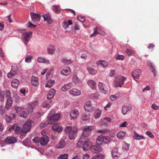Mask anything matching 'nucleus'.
I'll list each match as a JSON object with an SVG mask.
<instances>
[{"label":"nucleus","mask_w":159,"mask_h":159,"mask_svg":"<svg viewBox=\"0 0 159 159\" xmlns=\"http://www.w3.org/2000/svg\"><path fill=\"white\" fill-rule=\"evenodd\" d=\"M97 145H92L90 149L93 152L97 153L101 152L102 150L101 147L99 145L103 144L105 145L108 144L110 142V140H96L95 141Z\"/></svg>","instance_id":"obj_1"},{"label":"nucleus","mask_w":159,"mask_h":159,"mask_svg":"<svg viewBox=\"0 0 159 159\" xmlns=\"http://www.w3.org/2000/svg\"><path fill=\"white\" fill-rule=\"evenodd\" d=\"M78 129L76 126H67L65 128V131L68 134L69 139H75L77 134Z\"/></svg>","instance_id":"obj_2"},{"label":"nucleus","mask_w":159,"mask_h":159,"mask_svg":"<svg viewBox=\"0 0 159 159\" xmlns=\"http://www.w3.org/2000/svg\"><path fill=\"white\" fill-rule=\"evenodd\" d=\"M32 121L31 120H28L24 124L22 128V131L21 135L24 136L26 133L29 131L31 127Z\"/></svg>","instance_id":"obj_3"},{"label":"nucleus","mask_w":159,"mask_h":159,"mask_svg":"<svg viewBox=\"0 0 159 159\" xmlns=\"http://www.w3.org/2000/svg\"><path fill=\"white\" fill-rule=\"evenodd\" d=\"M25 30V29H22L21 30V32L22 33V38L23 39L24 43L26 46L27 43L29 42L31 38L32 34V32L28 31L25 32H22V31Z\"/></svg>","instance_id":"obj_4"},{"label":"nucleus","mask_w":159,"mask_h":159,"mask_svg":"<svg viewBox=\"0 0 159 159\" xmlns=\"http://www.w3.org/2000/svg\"><path fill=\"white\" fill-rule=\"evenodd\" d=\"M126 79L122 76H119L116 77L113 82V84L115 87H121L124 84V81Z\"/></svg>","instance_id":"obj_5"},{"label":"nucleus","mask_w":159,"mask_h":159,"mask_svg":"<svg viewBox=\"0 0 159 159\" xmlns=\"http://www.w3.org/2000/svg\"><path fill=\"white\" fill-rule=\"evenodd\" d=\"M94 129L93 126H85L83 127V136L84 137H88L90 134V131Z\"/></svg>","instance_id":"obj_6"},{"label":"nucleus","mask_w":159,"mask_h":159,"mask_svg":"<svg viewBox=\"0 0 159 159\" xmlns=\"http://www.w3.org/2000/svg\"><path fill=\"white\" fill-rule=\"evenodd\" d=\"M61 116L60 114H57L51 116H48V123L50 125L53 124L56 121L58 120Z\"/></svg>","instance_id":"obj_7"},{"label":"nucleus","mask_w":159,"mask_h":159,"mask_svg":"<svg viewBox=\"0 0 159 159\" xmlns=\"http://www.w3.org/2000/svg\"><path fill=\"white\" fill-rule=\"evenodd\" d=\"M98 87L100 91L102 93L106 94L108 92V86H107L102 82L98 83Z\"/></svg>","instance_id":"obj_8"},{"label":"nucleus","mask_w":159,"mask_h":159,"mask_svg":"<svg viewBox=\"0 0 159 159\" xmlns=\"http://www.w3.org/2000/svg\"><path fill=\"white\" fill-rule=\"evenodd\" d=\"M8 130L10 132L14 130L15 133L16 134H19L20 133L21 134L22 132L21 127L17 126L16 124L13 125L11 128H9Z\"/></svg>","instance_id":"obj_9"},{"label":"nucleus","mask_w":159,"mask_h":159,"mask_svg":"<svg viewBox=\"0 0 159 159\" xmlns=\"http://www.w3.org/2000/svg\"><path fill=\"white\" fill-rule=\"evenodd\" d=\"M31 17L34 23H38L39 21L41 16L40 15L32 12L30 13Z\"/></svg>","instance_id":"obj_10"},{"label":"nucleus","mask_w":159,"mask_h":159,"mask_svg":"<svg viewBox=\"0 0 159 159\" xmlns=\"http://www.w3.org/2000/svg\"><path fill=\"white\" fill-rule=\"evenodd\" d=\"M84 108L85 110L87 111L92 112L94 110V108L90 101H88L85 103Z\"/></svg>","instance_id":"obj_11"},{"label":"nucleus","mask_w":159,"mask_h":159,"mask_svg":"<svg viewBox=\"0 0 159 159\" xmlns=\"http://www.w3.org/2000/svg\"><path fill=\"white\" fill-rule=\"evenodd\" d=\"M44 19V21H47L48 23L50 24L53 22L51 18V15L49 13L45 14L42 16Z\"/></svg>","instance_id":"obj_12"},{"label":"nucleus","mask_w":159,"mask_h":159,"mask_svg":"<svg viewBox=\"0 0 159 159\" xmlns=\"http://www.w3.org/2000/svg\"><path fill=\"white\" fill-rule=\"evenodd\" d=\"M93 143H91L89 140L87 141L84 140V145L83 147V149L84 151H87L89 149H90L91 148Z\"/></svg>","instance_id":"obj_13"},{"label":"nucleus","mask_w":159,"mask_h":159,"mask_svg":"<svg viewBox=\"0 0 159 159\" xmlns=\"http://www.w3.org/2000/svg\"><path fill=\"white\" fill-rule=\"evenodd\" d=\"M79 114V112L78 110L75 109L72 110L70 114L71 120H75L78 116Z\"/></svg>","instance_id":"obj_14"},{"label":"nucleus","mask_w":159,"mask_h":159,"mask_svg":"<svg viewBox=\"0 0 159 159\" xmlns=\"http://www.w3.org/2000/svg\"><path fill=\"white\" fill-rule=\"evenodd\" d=\"M72 81L76 85H79L82 82V80L76 75H74L72 77Z\"/></svg>","instance_id":"obj_15"},{"label":"nucleus","mask_w":159,"mask_h":159,"mask_svg":"<svg viewBox=\"0 0 159 159\" xmlns=\"http://www.w3.org/2000/svg\"><path fill=\"white\" fill-rule=\"evenodd\" d=\"M18 70L17 67H12L10 72L7 74V77L8 78H11L13 76L16 74L17 73Z\"/></svg>","instance_id":"obj_16"},{"label":"nucleus","mask_w":159,"mask_h":159,"mask_svg":"<svg viewBox=\"0 0 159 159\" xmlns=\"http://www.w3.org/2000/svg\"><path fill=\"white\" fill-rule=\"evenodd\" d=\"M52 128L53 130L55 131L58 133L60 132L63 129L62 127L60 126L59 124L58 123H56L53 125Z\"/></svg>","instance_id":"obj_17"},{"label":"nucleus","mask_w":159,"mask_h":159,"mask_svg":"<svg viewBox=\"0 0 159 159\" xmlns=\"http://www.w3.org/2000/svg\"><path fill=\"white\" fill-rule=\"evenodd\" d=\"M74 84L72 82H70L65 84L61 88L62 90L63 91L68 90L70 88L73 87Z\"/></svg>","instance_id":"obj_18"},{"label":"nucleus","mask_w":159,"mask_h":159,"mask_svg":"<svg viewBox=\"0 0 159 159\" xmlns=\"http://www.w3.org/2000/svg\"><path fill=\"white\" fill-rule=\"evenodd\" d=\"M141 73V70L140 69H137L132 72V75L134 79H138Z\"/></svg>","instance_id":"obj_19"},{"label":"nucleus","mask_w":159,"mask_h":159,"mask_svg":"<svg viewBox=\"0 0 159 159\" xmlns=\"http://www.w3.org/2000/svg\"><path fill=\"white\" fill-rule=\"evenodd\" d=\"M61 73L64 75H68L71 73V70L69 67L65 68L61 71Z\"/></svg>","instance_id":"obj_20"},{"label":"nucleus","mask_w":159,"mask_h":159,"mask_svg":"<svg viewBox=\"0 0 159 159\" xmlns=\"http://www.w3.org/2000/svg\"><path fill=\"white\" fill-rule=\"evenodd\" d=\"M131 108V107L130 104H127L124 106L122 107V114L124 115H125L127 111L130 110Z\"/></svg>","instance_id":"obj_21"},{"label":"nucleus","mask_w":159,"mask_h":159,"mask_svg":"<svg viewBox=\"0 0 159 159\" xmlns=\"http://www.w3.org/2000/svg\"><path fill=\"white\" fill-rule=\"evenodd\" d=\"M96 64L97 65L103 68L106 67L108 65V62L105 61L99 60L97 61Z\"/></svg>","instance_id":"obj_22"},{"label":"nucleus","mask_w":159,"mask_h":159,"mask_svg":"<svg viewBox=\"0 0 159 159\" xmlns=\"http://www.w3.org/2000/svg\"><path fill=\"white\" fill-rule=\"evenodd\" d=\"M56 93V90L53 89H50L49 91L48 95V99L51 100L52 98Z\"/></svg>","instance_id":"obj_23"},{"label":"nucleus","mask_w":159,"mask_h":159,"mask_svg":"<svg viewBox=\"0 0 159 159\" xmlns=\"http://www.w3.org/2000/svg\"><path fill=\"white\" fill-rule=\"evenodd\" d=\"M31 83L32 85L35 87H37L39 85V81L38 77L33 76L31 78Z\"/></svg>","instance_id":"obj_24"},{"label":"nucleus","mask_w":159,"mask_h":159,"mask_svg":"<svg viewBox=\"0 0 159 159\" xmlns=\"http://www.w3.org/2000/svg\"><path fill=\"white\" fill-rule=\"evenodd\" d=\"M70 94L74 96L79 95L81 93L80 91L75 89H73L69 91Z\"/></svg>","instance_id":"obj_25"},{"label":"nucleus","mask_w":159,"mask_h":159,"mask_svg":"<svg viewBox=\"0 0 159 159\" xmlns=\"http://www.w3.org/2000/svg\"><path fill=\"white\" fill-rule=\"evenodd\" d=\"M87 84L91 89H95L96 86V83L94 80H89L87 82Z\"/></svg>","instance_id":"obj_26"},{"label":"nucleus","mask_w":159,"mask_h":159,"mask_svg":"<svg viewBox=\"0 0 159 159\" xmlns=\"http://www.w3.org/2000/svg\"><path fill=\"white\" fill-rule=\"evenodd\" d=\"M33 142L35 143L40 142V144L43 146L47 144L49 142V140H32Z\"/></svg>","instance_id":"obj_27"},{"label":"nucleus","mask_w":159,"mask_h":159,"mask_svg":"<svg viewBox=\"0 0 159 159\" xmlns=\"http://www.w3.org/2000/svg\"><path fill=\"white\" fill-rule=\"evenodd\" d=\"M37 61L39 63H43L46 64H48L50 63L48 59L41 57H38Z\"/></svg>","instance_id":"obj_28"},{"label":"nucleus","mask_w":159,"mask_h":159,"mask_svg":"<svg viewBox=\"0 0 159 159\" xmlns=\"http://www.w3.org/2000/svg\"><path fill=\"white\" fill-rule=\"evenodd\" d=\"M52 105V101L51 100H48L44 102L43 104V108H46L49 109L50 108Z\"/></svg>","instance_id":"obj_29"},{"label":"nucleus","mask_w":159,"mask_h":159,"mask_svg":"<svg viewBox=\"0 0 159 159\" xmlns=\"http://www.w3.org/2000/svg\"><path fill=\"white\" fill-rule=\"evenodd\" d=\"M66 143L64 140H60L59 143L56 145V147L58 148H64Z\"/></svg>","instance_id":"obj_30"},{"label":"nucleus","mask_w":159,"mask_h":159,"mask_svg":"<svg viewBox=\"0 0 159 159\" xmlns=\"http://www.w3.org/2000/svg\"><path fill=\"white\" fill-rule=\"evenodd\" d=\"M20 84L19 80L16 79L13 80L12 81L11 84L12 87L16 88Z\"/></svg>","instance_id":"obj_31"},{"label":"nucleus","mask_w":159,"mask_h":159,"mask_svg":"<svg viewBox=\"0 0 159 159\" xmlns=\"http://www.w3.org/2000/svg\"><path fill=\"white\" fill-rule=\"evenodd\" d=\"M54 83V80H50L47 82L45 84V87L48 88H51L53 86Z\"/></svg>","instance_id":"obj_32"},{"label":"nucleus","mask_w":159,"mask_h":159,"mask_svg":"<svg viewBox=\"0 0 159 159\" xmlns=\"http://www.w3.org/2000/svg\"><path fill=\"white\" fill-rule=\"evenodd\" d=\"M111 155L113 157H117L119 155V153L116 148H113L111 152Z\"/></svg>","instance_id":"obj_33"},{"label":"nucleus","mask_w":159,"mask_h":159,"mask_svg":"<svg viewBox=\"0 0 159 159\" xmlns=\"http://www.w3.org/2000/svg\"><path fill=\"white\" fill-rule=\"evenodd\" d=\"M125 134L126 133L125 132L120 131L117 134V136L118 139H122L125 137Z\"/></svg>","instance_id":"obj_34"},{"label":"nucleus","mask_w":159,"mask_h":159,"mask_svg":"<svg viewBox=\"0 0 159 159\" xmlns=\"http://www.w3.org/2000/svg\"><path fill=\"white\" fill-rule=\"evenodd\" d=\"M52 9L55 13H58L59 12L61 8L59 6L54 5L52 7Z\"/></svg>","instance_id":"obj_35"},{"label":"nucleus","mask_w":159,"mask_h":159,"mask_svg":"<svg viewBox=\"0 0 159 159\" xmlns=\"http://www.w3.org/2000/svg\"><path fill=\"white\" fill-rule=\"evenodd\" d=\"M89 114L87 113L86 112L84 113L81 116L82 119L84 121L87 120L89 119Z\"/></svg>","instance_id":"obj_36"},{"label":"nucleus","mask_w":159,"mask_h":159,"mask_svg":"<svg viewBox=\"0 0 159 159\" xmlns=\"http://www.w3.org/2000/svg\"><path fill=\"white\" fill-rule=\"evenodd\" d=\"M55 50L54 47L52 45H50L48 47L47 50L49 54H52Z\"/></svg>","instance_id":"obj_37"},{"label":"nucleus","mask_w":159,"mask_h":159,"mask_svg":"<svg viewBox=\"0 0 159 159\" xmlns=\"http://www.w3.org/2000/svg\"><path fill=\"white\" fill-rule=\"evenodd\" d=\"M101 111L99 109H97L94 112V116L96 119L99 118L101 116Z\"/></svg>","instance_id":"obj_38"},{"label":"nucleus","mask_w":159,"mask_h":159,"mask_svg":"<svg viewBox=\"0 0 159 159\" xmlns=\"http://www.w3.org/2000/svg\"><path fill=\"white\" fill-rule=\"evenodd\" d=\"M147 64L148 66L150 67V69L153 73L154 76H155V70L154 69L153 66L152 65V63L151 61H147Z\"/></svg>","instance_id":"obj_39"},{"label":"nucleus","mask_w":159,"mask_h":159,"mask_svg":"<svg viewBox=\"0 0 159 159\" xmlns=\"http://www.w3.org/2000/svg\"><path fill=\"white\" fill-rule=\"evenodd\" d=\"M104 156L102 154H97L92 157V159H103Z\"/></svg>","instance_id":"obj_40"},{"label":"nucleus","mask_w":159,"mask_h":159,"mask_svg":"<svg viewBox=\"0 0 159 159\" xmlns=\"http://www.w3.org/2000/svg\"><path fill=\"white\" fill-rule=\"evenodd\" d=\"M120 96L118 94L111 95L110 97V99L111 101H114L119 98Z\"/></svg>","instance_id":"obj_41"},{"label":"nucleus","mask_w":159,"mask_h":159,"mask_svg":"<svg viewBox=\"0 0 159 159\" xmlns=\"http://www.w3.org/2000/svg\"><path fill=\"white\" fill-rule=\"evenodd\" d=\"M133 134L135 138H138L140 139H144V137L143 136L139 135L135 131H134Z\"/></svg>","instance_id":"obj_42"},{"label":"nucleus","mask_w":159,"mask_h":159,"mask_svg":"<svg viewBox=\"0 0 159 159\" xmlns=\"http://www.w3.org/2000/svg\"><path fill=\"white\" fill-rule=\"evenodd\" d=\"M46 131L45 130H43L41 132V134L43 135V136L41 137L40 138H39L38 139H49L48 137L45 134Z\"/></svg>","instance_id":"obj_43"},{"label":"nucleus","mask_w":159,"mask_h":159,"mask_svg":"<svg viewBox=\"0 0 159 159\" xmlns=\"http://www.w3.org/2000/svg\"><path fill=\"white\" fill-rule=\"evenodd\" d=\"M61 61L65 64H70L72 62V61L70 59L67 60L64 58H63L61 60Z\"/></svg>","instance_id":"obj_44"},{"label":"nucleus","mask_w":159,"mask_h":159,"mask_svg":"<svg viewBox=\"0 0 159 159\" xmlns=\"http://www.w3.org/2000/svg\"><path fill=\"white\" fill-rule=\"evenodd\" d=\"M129 145L125 142H124L123 144V147L122 149L124 151H127L129 148Z\"/></svg>","instance_id":"obj_45"},{"label":"nucleus","mask_w":159,"mask_h":159,"mask_svg":"<svg viewBox=\"0 0 159 159\" xmlns=\"http://www.w3.org/2000/svg\"><path fill=\"white\" fill-rule=\"evenodd\" d=\"M32 58V56L31 55H28L25 58V61L28 63H30L31 61V59Z\"/></svg>","instance_id":"obj_46"},{"label":"nucleus","mask_w":159,"mask_h":159,"mask_svg":"<svg viewBox=\"0 0 159 159\" xmlns=\"http://www.w3.org/2000/svg\"><path fill=\"white\" fill-rule=\"evenodd\" d=\"M5 140L6 144H12L17 142L16 140Z\"/></svg>","instance_id":"obj_47"},{"label":"nucleus","mask_w":159,"mask_h":159,"mask_svg":"<svg viewBox=\"0 0 159 159\" xmlns=\"http://www.w3.org/2000/svg\"><path fill=\"white\" fill-rule=\"evenodd\" d=\"M68 155L67 154H61L58 158V159H67Z\"/></svg>","instance_id":"obj_48"},{"label":"nucleus","mask_w":159,"mask_h":159,"mask_svg":"<svg viewBox=\"0 0 159 159\" xmlns=\"http://www.w3.org/2000/svg\"><path fill=\"white\" fill-rule=\"evenodd\" d=\"M27 113L24 111H21L19 114V116L23 118H26L27 116Z\"/></svg>","instance_id":"obj_49"},{"label":"nucleus","mask_w":159,"mask_h":159,"mask_svg":"<svg viewBox=\"0 0 159 159\" xmlns=\"http://www.w3.org/2000/svg\"><path fill=\"white\" fill-rule=\"evenodd\" d=\"M84 141L83 140H79L77 143V146L78 147H82L84 145Z\"/></svg>","instance_id":"obj_50"},{"label":"nucleus","mask_w":159,"mask_h":159,"mask_svg":"<svg viewBox=\"0 0 159 159\" xmlns=\"http://www.w3.org/2000/svg\"><path fill=\"white\" fill-rule=\"evenodd\" d=\"M89 73L91 74H94L96 73V71L92 68L89 67L88 68Z\"/></svg>","instance_id":"obj_51"},{"label":"nucleus","mask_w":159,"mask_h":159,"mask_svg":"<svg viewBox=\"0 0 159 159\" xmlns=\"http://www.w3.org/2000/svg\"><path fill=\"white\" fill-rule=\"evenodd\" d=\"M116 58L117 60H123L124 58V57L122 55H120L118 54L116 55Z\"/></svg>","instance_id":"obj_52"},{"label":"nucleus","mask_w":159,"mask_h":159,"mask_svg":"<svg viewBox=\"0 0 159 159\" xmlns=\"http://www.w3.org/2000/svg\"><path fill=\"white\" fill-rule=\"evenodd\" d=\"M77 19L81 22H83L85 21V18L83 16H77Z\"/></svg>","instance_id":"obj_53"},{"label":"nucleus","mask_w":159,"mask_h":159,"mask_svg":"<svg viewBox=\"0 0 159 159\" xmlns=\"http://www.w3.org/2000/svg\"><path fill=\"white\" fill-rule=\"evenodd\" d=\"M126 53L129 55H130L134 53V51L130 49H127L126 50Z\"/></svg>","instance_id":"obj_54"},{"label":"nucleus","mask_w":159,"mask_h":159,"mask_svg":"<svg viewBox=\"0 0 159 159\" xmlns=\"http://www.w3.org/2000/svg\"><path fill=\"white\" fill-rule=\"evenodd\" d=\"M13 97L15 101L16 102H18L19 101V97L16 94H14Z\"/></svg>","instance_id":"obj_55"},{"label":"nucleus","mask_w":159,"mask_h":159,"mask_svg":"<svg viewBox=\"0 0 159 159\" xmlns=\"http://www.w3.org/2000/svg\"><path fill=\"white\" fill-rule=\"evenodd\" d=\"M146 134L150 138L152 139L154 138V136L153 135L150 131H147L146 132Z\"/></svg>","instance_id":"obj_56"},{"label":"nucleus","mask_w":159,"mask_h":159,"mask_svg":"<svg viewBox=\"0 0 159 159\" xmlns=\"http://www.w3.org/2000/svg\"><path fill=\"white\" fill-rule=\"evenodd\" d=\"M24 109V107H16L15 108V110L17 112L20 111Z\"/></svg>","instance_id":"obj_57"},{"label":"nucleus","mask_w":159,"mask_h":159,"mask_svg":"<svg viewBox=\"0 0 159 159\" xmlns=\"http://www.w3.org/2000/svg\"><path fill=\"white\" fill-rule=\"evenodd\" d=\"M98 33L97 30V27H95L94 29V31L93 33L91 34V37H93L95 36Z\"/></svg>","instance_id":"obj_58"},{"label":"nucleus","mask_w":159,"mask_h":159,"mask_svg":"<svg viewBox=\"0 0 159 159\" xmlns=\"http://www.w3.org/2000/svg\"><path fill=\"white\" fill-rule=\"evenodd\" d=\"M38 105V102L37 101H35L33 102L31 105V106L32 108V109H31V110H32L34 108H35L37 107Z\"/></svg>","instance_id":"obj_59"},{"label":"nucleus","mask_w":159,"mask_h":159,"mask_svg":"<svg viewBox=\"0 0 159 159\" xmlns=\"http://www.w3.org/2000/svg\"><path fill=\"white\" fill-rule=\"evenodd\" d=\"M128 125V123L126 121L122 122L119 125V127H124L127 126Z\"/></svg>","instance_id":"obj_60"},{"label":"nucleus","mask_w":159,"mask_h":159,"mask_svg":"<svg viewBox=\"0 0 159 159\" xmlns=\"http://www.w3.org/2000/svg\"><path fill=\"white\" fill-rule=\"evenodd\" d=\"M4 118L7 123H9L11 120V117L7 115H5V116Z\"/></svg>","instance_id":"obj_61"},{"label":"nucleus","mask_w":159,"mask_h":159,"mask_svg":"<svg viewBox=\"0 0 159 159\" xmlns=\"http://www.w3.org/2000/svg\"><path fill=\"white\" fill-rule=\"evenodd\" d=\"M27 25L28 27L30 28H34L36 26V25H34L32 23H31L30 22H29L27 24Z\"/></svg>","instance_id":"obj_62"},{"label":"nucleus","mask_w":159,"mask_h":159,"mask_svg":"<svg viewBox=\"0 0 159 159\" xmlns=\"http://www.w3.org/2000/svg\"><path fill=\"white\" fill-rule=\"evenodd\" d=\"M109 138L108 136H104L102 135L99 136L97 139H109Z\"/></svg>","instance_id":"obj_63"},{"label":"nucleus","mask_w":159,"mask_h":159,"mask_svg":"<svg viewBox=\"0 0 159 159\" xmlns=\"http://www.w3.org/2000/svg\"><path fill=\"white\" fill-rule=\"evenodd\" d=\"M151 107L154 110H156L159 109V106H157L155 104H152L151 106Z\"/></svg>","instance_id":"obj_64"}]
</instances>
